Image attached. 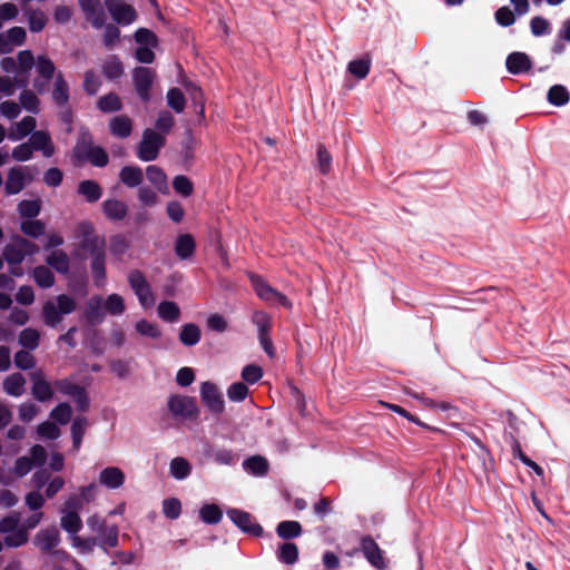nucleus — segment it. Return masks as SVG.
Segmentation results:
<instances>
[{"mask_svg":"<svg viewBox=\"0 0 570 570\" xmlns=\"http://www.w3.org/2000/svg\"><path fill=\"white\" fill-rule=\"evenodd\" d=\"M227 517L244 533L259 538L263 535V527L255 522L249 512L236 508L227 510Z\"/></svg>","mask_w":570,"mask_h":570,"instance_id":"nucleus-7","label":"nucleus"},{"mask_svg":"<svg viewBox=\"0 0 570 570\" xmlns=\"http://www.w3.org/2000/svg\"><path fill=\"white\" fill-rule=\"evenodd\" d=\"M146 176L149 183L153 184L159 191L166 193L168 190L167 176L160 167L156 165L147 166Z\"/></svg>","mask_w":570,"mask_h":570,"instance_id":"nucleus-35","label":"nucleus"},{"mask_svg":"<svg viewBox=\"0 0 570 570\" xmlns=\"http://www.w3.org/2000/svg\"><path fill=\"white\" fill-rule=\"evenodd\" d=\"M36 126V119L31 116H26L19 122L16 124V131H10L8 137L11 140L22 139L31 132H33Z\"/></svg>","mask_w":570,"mask_h":570,"instance_id":"nucleus-36","label":"nucleus"},{"mask_svg":"<svg viewBox=\"0 0 570 570\" xmlns=\"http://www.w3.org/2000/svg\"><path fill=\"white\" fill-rule=\"evenodd\" d=\"M174 190L183 197H189L194 193L193 181L185 175H177L173 179Z\"/></svg>","mask_w":570,"mask_h":570,"instance_id":"nucleus-59","label":"nucleus"},{"mask_svg":"<svg viewBox=\"0 0 570 570\" xmlns=\"http://www.w3.org/2000/svg\"><path fill=\"white\" fill-rule=\"evenodd\" d=\"M360 548L363 556L371 566L377 570H384L386 568L385 559L383 556L384 552L371 535L362 537Z\"/></svg>","mask_w":570,"mask_h":570,"instance_id":"nucleus-10","label":"nucleus"},{"mask_svg":"<svg viewBox=\"0 0 570 570\" xmlns=\"http://www.w3.org/2000/svg\"><path fill=\"white\" fill-rule=\"evenodd\" d=\"M101 71L108 80H117L124 75V65L118 56L112 55L105 60Z\"/></svg>","mask_w":570,"mask_h":570,"instance_id":"nucleus-30","label":"nucleus"},{"mask_svg":"<svg viewBox=\"0 0 570 570\" xmlns=\"http://www.w3.org/2000/svg\"><path fill=\"white\" fill-rule=\"evenodd\" d=\"M186 90L195 106V109L202 117H204L205 98H204L203 90L193 82H189L186 85Z\"/></svg>","mask_w":570,"mask_h":570,"instance_id":"nucleus-57","label":"nucleus"},{"mask_svg":"<svg viewBox=\"0 0 570 570\" xmlns=\"http://www.w3.org/2000/svg\"><path fill=\"white\" fill-rule=\"evenodd\" d=\"M35 150H42L46 157H50L53 154V147L49 134L38 130L33 131L29 142Z\"/></svg>","mask_w":570,"mask_h":570,"instance_id":"nucleus-31","label":"nucleus"},{"mask_svg":"<svg viewBox=\"0 0 570 570\" xmlns=\"http://www.w3.org/2000/svg\"><path fill=\"white\" fill-rule=\"evenodd\" d=\"M276 553L278 561L288 566L298 560V547L293 542L281 543Z\"/></svg>","mask_w":570,"mask_h":570,"instance_id":"nucleus-37","label":"nucleus"},{"mask_svg":"<svg viewBox=\"0 0 570 570\" xmlns=\"http://www.w3.org/2000/svg\"><path fill=\"white\" fill-rule=\"evenodd\" d=\"M547 99L551 105L560 107L564 106L569 101L570 94L564 86L553 85L548 90Z\"/></svg>","mask_w":570,"mask_h":570,"instance_id":"nucleus-48","label":"nucleus"},{"mask_svg":"<svg viewBox=\"0 0 570 570\" xmlns=\"http://www.w3.org/2000/svg\"><path fill=\"white\" fill-rule=\"evenodd\" d=\"M135 41L140 46L158 47V37L147 28H139L134 33Z\"/></svg>","mask_w":570,"mask_h":570,"instance_id":"nucleus-58","label":"nucleus"},{"mask_svg":"<svg viewBox=\"0 0 570 570\" xmlns=\"http://www.w3.org/2000/svg\"><path fill=\"white\" fill-rule=\"evenodd\" d=\"M97 107L102 112H117L122 109L120 97L115 92H109L98 99Z\"/></svg>","mask_w":570,"mask_h":570,"instance_id":"nucleus-41","label":"nucleus"},{"mask_svg":"<svg viewBox=\"0 0 570 570\" xmlns=\"http://www.w3.org/2000/svg\"><path fill=\"white\" fill-rule=\"evenodd\" d=\"M252 322L257 327L258 341L262 348L269 357H274L275 347L271 338V316L264 311H255L252 315Z\"/></svg>","mask_w":570,"mask_h":570,"instance_id":"nucleus-5","label":"nucleus"},{"mask_svg":"<svg viewBox=\"0 0 570 570\" xmlns=\"http://www.w3.org/2000/svg\"><path fill=\"white\" fill-rule=\"evenodd\" d=\"M26 379L21 373H12L3 381V390L11 396H20L24 392Z\"/></svg>","mask_w":570,"mask_h":570,"instance_id":"nucleus-33","label":"nucleus"},{"mask_svg":"<svg viewBox=\"0 0 570 570\" xmlns=\"http://www.w3.org/2000/svg\"><path fill=\"white\" fill-rule=\"evenodd\" d=\"M39 250L40 248L36 243L23 236L13 235L11 242L2 249V258L9 265H19L26 257L33 256L39 253Z\"/></svg>","mask_w":570,"mask_h":570,"instance_id":"nucleus-2","label":"nucleus"},{"mask_svg":"<svg viewBox=\"0 0 570 570\" xmlns=\"http://www.w3.org/2000/svg\"><path fill=\"white\" fill-rule=\"evenodd\" d=\"M20 230L28 237L39 238L45 234L46 225L39 219H24L20 223Z\"/></svg>","mask_w":570,"mask_h":570,"instance_id":"nucleus-46","label":"nucleus"},{"mask_svg":"<svg viewBox=\"0 0 570 570\" xmlns=\"http://www.w3.org/2000/svg\"><path fill=\"white\" fill-rule=\"evenodd\" d=\"M99 482L108 489H118L125 482V474L117 466H108L100 472Z\"/></svg>","mask_w":570,"mask_h":570,"instance_id":"nucleus-22","label":"nucleus"},{"mask_svg":"<svg viewBox=\"0 0 570 570\" xmlns=\"http://www.w3.org/2000/svg\"><path fill=\"white\" fill-rule=\"evenodd\" d=\"M179 342L185 346H195L202 338V331L195 323H187L180 327L178 334Z\"/></svg>","mask_w":570,"mask_h":570,"instance_id":"nucleus-24","label":"nucleus"},{"mask_svg":"<svg viewBox=\"0 0 570 570\" xmlns=\"http://www.w3.org/2000/svg\"><path fill=\"white\" fill-rule=\"evenodd\" d=\"M104 307H105L106 312L112 316L121 315L126 309L124 298L119 294H116V293L110 294L106 298V301L104 303Z\"/></svg>","mask_w":570,"mask_h":570,"instance_id":"nucleus-54","label":"nucleus"},{"mask_svg":"<svg viewBox=\"0 0 570 570\" xmlns=\"http://www.w3.org/2000/svg\"><path fill=\"white\" fill-rule=\"evenodd\" d=\"M119 180L128 188H135L144 181L142 169L138 166H124L119 171Z\"/></svg>","mask_w":570,"mask_h":570,"instance_id":"nucleus-23","label":"nucleus"},{"mask_svg":"<svg viewBox=\"0 0 570 570\" xmlns=\"http://www.w3.org/2000/svg\"><path fill=\"white\" fill-rule=\"evenodd\" d=\"M252 285L257 296L268 303L274 302L276 289L271 287L263 278L257 275L250 276Z\"/></svg>","mask_w":570,"mask_h":570,"instance_id":"nucleus-42","label":"nucleus"},{"mask_svg":"<svg viewBox=\"0 0 570 570\" xmlns=\"http://www.w3.org/2000/svg\"><path fill=\"white\" fill-rule=\"evenodd\" d=\"M18 342L23 348L33 351L39 346L40 333L36 328H24L20 332Z\"/></svg>","mask_w":570,"mask_h":570,"instance_id":"nucleus-47","label":"nucleus"},{"mask_svg":"<svg viewBox=\"0 0 570 570\" xmlns=\"http://www.w3.org/2000/svg\"><path fill=\"white\" fill-rule=\"evenodd\" d=\"M90 258V269L92 273L94 283L97 287H100L106 281V250Z\"/></svg>","mask_w":570,"mask_h":570,"instance_id":"nucleus-27","label":"nucleus"},{"mask_svg":"<svg viewBox=\"0 0 570 570\" xmlns=\"http://www.w3.org/2000/svg\"><path fill=\"white\" fill-rule=\"evenodd\" d=\"M60 520L61 528L70 534H77L82 528V521L76 511L62 512Z\"/></svg>","mask_w":570,"mask_h":570,"instance_id":"nucleus-43","label":"nucleus"},{"mask_svg":"<svg viewBox=\"0 0 570 570\" xmlns=\"http://www.w3.org/2000/svg\"><path fill=\"white\" fill-rule=\"evenodd\" d=\"M159 317L168 323H175L180 317V308L173 301H163L158 305Z\"/></svg>","mask_w":570,"mask_h":570,"instance_id":"nucleus-40","label":"nucleus"},{"mask_svg":"<svg viewBox=\"0 0 570 570\" xmlns=\"http://www.w3.org/2000/svg\"><path fill=\"white\" fill-rule=\"evenodd\" d=\"M167 105L177 114H181L186 106V99L179 88H170L167 91Z\"/></svg>","mask_w":570,"mask_h":570,"instance_id":"nucleus-52","label":"nucleus"},{"mask_svg":"<svg viewBox=\"0 0 570 570\" xmlns=\"http://www.w3.org/2000/svg\"><path fill=\"white\" fill-rule=\"evenodd\" d=\"M83 315L86 321L91 325L102 322L104 314L101 312L100 296H95L90 298V301L87 303Z\"/></svg>","mask_w":570,"mask_h":570,"instance_id":"nucleus-38","label":"nucleus"},{"mask_svg":"<svg viewBox=\"0 0 570 570\" xmlns=\"http://www.w3.org/2000/svg\"><path fill=\"white\" fill-rule=\"evenodd\" d=\"M28 532L23 528H17L4 537V544L9 548H18L27 543Z\"/></svg>","mask_w":570,"mask_h":570,"instance_id":"nucleus-61","label":"nucleus"},{"mask_svg":"<svg viewBox=\"0 0 570 570\" xmlns=\"http://www.w3.org/2000/svg\"><path fill=\"white\" fill-rule=\"evenodd\" d=\"M86 426L87 419L83 416L76 417L71 424L72 448L76 451H78L81 445Z\"/></svg>","mask_w":570,"mask_h":570,"instance_id":"nucleus-51","label":"nucleus"},{"mask_svg":"<svg viewBox=\"0 0 570 570\" xmlns=\"http://www.w3.org/2000/svg\"><path fill=\"white\" fill-rule=\"evenodd\" d=\"M26 13L28 16V26L31 32H40L43 30L47 23V18L41 10L27 9Z\"/></svg>","mask_w":570,"mask_h":570,"instance_id":"nucleus-53","label":"nucleus"},{"mask_svg":"<svg viewBox=\"0 0 570 570\" xmlns=\"http://www.w3.org/2000/svg\"><path fill=\"white\" fill-rule=\"evenodd\" d=\"M95 147L91 132L87 128H81L72 150L73 159L78 163L85 161L87 154Z\"/></svg>","mask_w":570,"mask_h":570,"instance_id":"nucleus-15","label":"nucleus"},{"mask_svg":"<svg viewBox=\"0 0 570 570\" xmlns=\"http://www.w3.org/2000/svg\"><path fill=\"white\" fill-rule=\"evenodd\" d=\"M317 168L322 175H327L332 169V156L323 144L317 145L316 150Z\"/></svg>","mask_w":570,"mask_h":570,"instance_id":"nucleus-56","label":"nucleus"},{"mask_svg":"<svg viewBox=\"0 0 570 570\" xmlns=\"http://www.w3.org/2000/svg\"><path fill=\"white\" fill-rule=\"evenodd\" d=\"M156 72L148 67H136L132 70V82L139 99L144 102L150 100V89L153 87Z\"/></svg>","mask_w":570,"mask_h":570,"instance_id":"nucleus-8","label":"nucleus"},{"mask_svg":"<svg viewBox=\"0 0 570 570\" xmlns=\"http://www.w3.org/2000/svg\"><path fill=\"white\" fill-rule=\"evenodd\" d=\"M199 519L206 524H217L223 519V510L216 503H205L199 509Z\"/></svg>","mask_w":570,"mask_h":570,"instance_id":"nucleus-34","label":"nucleus"},{"mask_svg":"<svg viewBox=\"0 0 570 570\" xmlns=\"http://www.w3.org/2000/svg\"><path fill=\"white\" fill-rule=\"evenodd\" d=\"M371 69V58L365 56L348 62L347 71L357 79L367 77Z\"/></svg>","mask_w":570,"mask_h":570,"instance_id":"nucleus-45","label":"nucleus"},{"mask_svg":"<svg viewBox=\"0 0 570 570\" xmlns=\"http://www.w3.org/2000/svg\"><path fill=\"white\" fill-rule=\"evenodd\" d=\"M200 399L204 405L215 414H220L225 410L223 394L216 384L210 381L203 382L200 385Z\"/></svg>","mask_w":570,"mask_h":570,"instance_id":"nucleus-9","label":"nucleus"},{"mask_svg":"<svg viewBox=\"0 0 570 570\" xmlns=\"http://www.w3.org/2000/svg\"><path fill=\"white\" fill-rule=\"evenodd\" d=\"M86 160H88L92 166L106 167L109 163V157L102 147L96 146L87 154Z\"/></svg>","mask_w":570,"mask_h":570,"instance_id":"nucleus-62","label":"nucleus"},{"mask_svg":"<svg viewBox=\"0 0 570 570\" xmlns=\"http://www.w3.org/2000/svg\"><path fill=\"white\" fill-rule=\"evenodd\" d=\"M163 513L170 520H176L181 513V503L176 498H168L163 501Z\"/></svg>","mask_w":570,"mask_h":570,"instance_id":"nucleus-64","label":"nucleus"},{"mask_svg":"<svg viewBox=\"0 0 570 570\" xmlns=\"http://www.w3.org/2000/svg\"><path fill=\"white\" fill-rule=\"evenodd\" d=\"M505 67L510 73L520 75L532 68V61L527 53L514 51L507 57Z\"/></svg>","mask_w":570,"mask_h":570,"instance_id":"nucleus-17","label":"nucleus"},{"mask_svg":"<svg viewBox=\"0 0 570 570\" xmlns=\"http://www.w3.org/2000/svg\"><path fill=\"white\" fill-rule=\"evenodd\" d=\"M78 194L81 195L88 203L92 204L101 198L102 188L97 181L86 179L79 183Z\"/></svg>","mask_w":570,"mask_h":570,"instance_id":"nucleus-25","label":"nucleus"},{"mask_svg":"<svg viewBox=\"0 0 570 570\" xmlns=\"http://www.w3.org/2000/svg\"><path fill=\"white\" fill-rule=\"evenodd\" d=\"M41 212V200L23 199L18 204V213L21 217L27 219L36 218Z\"/></svg>","mask_w":570,"mask_h":570,"instance_id":"nucleus-50","label":"nucleus"},{"mask_svg":"<svg viewBox=\"0 0 570 570\" xmlns=\"http://www.w3.org/2000/svg\"><path fill=\"white\" fill-rule=\"evenodd\" d=\"M52 100L58 107H65L69 101V86L61 72L56 76Z\"/></svg>","mask_w":570,"mask_h":570,"instance_id":"nucleus-29","label":"nucleus"},{"mask_svg":"<svg viewBox=\"0 0 570 570\" xmlns=\"http://www.w3.org/2000/svg\"><path fill=\"white\" fill-rule=\"evenodd\" d=\"M105 217L111 222L122 220L128 214V206L117 198H108L101 203Z\"/></svg>","mask_w":570,"mask_h":570,"instance_id":"nucleus-16","label":"nucleus"},{"mask_svg":"<svg viewBox=\"0 0 570 570\" xmlns=\"http://www.w3.org/2000/svg\"><path fill=\"white\" fill-rule=\"evenodd\" d=\"M105 6L117 23L129 24L137 18L135 8L124 0H105Z\"/></svg>","mask_w":570,"mask_h":570,"instance_id":"nucleus-11","label":"nucleus"},{"mask_svg":"<svg viewBox=\"0 0 570 570\" xmlns=\"http://www.w3.org/2000/svg\"><path fill=\"white\" fill-rule=\"evenodd\" d=\"M60 543V533L56 527L39 531L35 537V544L42 553H50Z\"/></svg>","mask_w":570,"mask_h":570,"instance_id":"nucleus-12","label":"nucleus"},{"mask_svg":"<svg viewBox=\"0 0 570 570\" xmlns=\"http://www.w3.org/2000/svg\"><path fill=\"white\" fill-rule=\"evenodd\" d=\"M19 100L27 111L32 114H37L39 111V99L33 91L29 89L21 91Z\"/></svg>","mask_w":570,"mask_h":570,"instance_id":"nucleus-63","label":"nucleus"},{"mask_svg":"<svg viewBox=\"0 0 570 570\" xmlns=\"http://www.w3.org/2000/svg\"><path fill=\"white\" fill-rule=\"evenodd\" d=\"M14 365L23 371L31 370L36 366V358L29 350H20L14 354Z\"/></svg>","mask_w":570,"mask_h":570,"instance_id":"nucleus-60","label":"nucleus"},{"mask_svg":"<svg viewBox=\"0 0 570 570\" xmlns=\"http://www.w3.org/2000/svg\"><path fill=\"white\" fill-rule=\"evenodd\" d=\"M87 230L82 234L80 240V248L86 252L90 257L106 250L105 238L94 234L90 225L85 226Z\"/></svg>","mask_w":570,"mask_h":570,"instance_id":"nucleus-13","label":"nucleus"},{"mask_svg":"<svg viewBox=\"0 0 570 570\" xmlns=\"http://www.w3.org/2000/svg\"><path fill=\"white\" fill-rule=\"evenodd\" d=\"M167 406L169 412L176 417L196 420L199 415L196 399L193 396L173 394L168 397Z\"/></svg>","mask_w":570,"mask_h":570,"instance_id":"nucleus-4","label":"nucleus"},{"mask_svg":"<svg viewBox=\"0 0 570 570\" xmlns=\"http://www.w3.org/2000/svg\"><path fill=\"white\" fill-rule=\"evenodd\" d=\"M85 18L96 29L104 27L106 21V13L101 6V2L83 12Z\"/></svg>","mask_w":570,"mask_h":570,"instance_id":"nucleus-55","label":"nucleus"},{"mask_svg":"<svg viewBox=\"0 0 570 570\" xmlns=\"http://www.w3.org/2000/svg\"><path fill=\"white\" fill-rule=\"evenodd\" d=\"M166 145L165 136L147 128L142 132V138L137 147V157L142 161H153L157 159L160 149Z\"/></svg>","mask_w":570,"mask_h":570,"instance_id":"nucleus-3","label":"nucleus"},{"mask_svg":"<svg viewBox=\"0 0 570 570\" xmlns=\"http://www.w3.org/2000/svg\"><path fill=\"white\" fill-rule=\"evenodd\" d=\"M196 242L191 234H180L175 240V254L180 259H188L194 256Z\"/></svg>","mask_w":570,"mask_h":570,"instance_id":"nucleus-21","label":"nucleus"},{"mask_svg":"<svg viewBox=\"0 0 570 570\" xmlns=\"http://www.w3.org/2000/svg\"><path fill=\"white\" fill-rule=\"evenodd\" d=\"M30 380L32 381L31 394L37 401L47 402L52 399L53 391L40 370L30 373Z\"/></svg>","mask_w":570,"mask_h":570,"instance_id":"nucleus-14","label":"nucleus"},{"mask_svg":"<svg viewBox=\"0 0 570 570\" xmlns=\"http://www.w3.org/2000/svg\"><path fill=\"white\" fill-rule=\"evenodd\" d=\"M109 130L114 137L127 138L132 131V120L127 115H118L109 120Z\"/></svg>","mask_w":570,"mask_h":570,"instance_id":"nucleus-20","label":"nucleus"},{"mask_svg":"<svg viewBox=\"0 0 570 570\" xmlns=\"http://www.w3.org/2000/svg\"><path fill=\"white\" fill-rule=\"evenodd\" d=\"M48 266L53 268L59 274H67L70 268V261L66 252L56 249L46 257Z\"/></svg>","mask_w":570,"mask_h":570,"instance_id":"nucleus-26","label":"nucleus"},{"mask_svg":"<svg viewBox=\"0 0 570 570\" xmlns=\"http://www.w3.org/2000/svg\"><path fill=\"white\" fill-rule=\"evenodd\" d=\"M276 533L285 540L294 539L302 534V525L298 521H282L276 527Z\"/></svg>","mask_w":570,"mask_h":570,"instance_id":"nucleus-44","label":"nucleus"},{"mask_svg":"<svg viewBox=\"0 0 570 570\" xmlns=\"http://www.w3.org/2000/svg\"><path fill=\"white\" fill-rule=\"evenodd\" d=\"M32 277L40 288H50L55 285V275L47 266H36L32 271Z\"/></svg>","mask_w":570,"mask_h":570,"instance_id":"nucleus-39","label":"nucleus"},{"mask_svg":"<svg viewBox=\"0 0 570 570\" xmlns=\"http://www.w3.org/2000/svg\"><path fill=\"white\" fill-rule=\"evenodd\" d=\"M98 534V547L105 552H108L110 548H116L119 543V529L116 524L107 525L105 530Z\"/></svg>","mask_w":570,"mask_h":570,"instance_id":"nucleus-28","label":"nucleus"},{"mask_svg":"<svg viewBox=\"0 0 570 570\" xmlns=\"http://www.w3.org/2000/svg\"><path fill=\"white\" fill-rule=\"evenodd\" d=\"M76 308L77 303L71 296L60 294L56 297V303L48 299L42 304V321L47 326L56 328L62 322L63 315L71 314Z\"/></svg>","mask_w":570,"mask_h":570,"instance_id":"nucleus-1","label":"nucleus"},{"mask_svg":"<svg viewBox=\"0 0 570 570\" xmlns=\"http://www.w3.org/2000/svg\"><path fill=\"white\" fill-rule=\"evenodd\" d=\"M27 177L23 173V169L20 167L10 168L7 175V180L4 185V191L7 195H16L19 194L26 186ZM28 180H31L28 177Z\"/></svg>","mask_w":570,"mask_h":570,"instance_id":"nucleus-18","label":"nucleus"},{"mask_svg":"<svg viewBox=\"0 0 570 570\" xmlns=\"http://www.w3.org/2000/svg\"><path fill=\"white\" fill-rule=\"evenodd\" d=\"M36 68H37L38 73L40 75V77H42L45 79V82H39L38 80H35L33 86L38 92H42L45 89L43 87L55 76L56 67L50 58L42 55V56H38L37 61H36Z\"/></svg>","mask_w":570,"mask_h":570,"instance_id":"nucleus-19","label":"nucleus"},{"mask_svg":"<svg viewBox=\"0 0 570 570\" xmlns=\"http://www.w3.org/2000/svg\"><path fill=\"white\" fill-rule=\"evenodd\" d=\"M244 469L255 476H264L268 473V461L261 455H253L243 463Z\"/></svg>","mask_w":570,"mask_h":570,"instance_id":"nucleus-32","label":"nucleus"},{"mask_svg":"<svg viewBox=\"0 0 570 570\" xmlns=\"http://www.w3.org/2000/svg\"><path fill=\"white\" fill-rule=\"evenodd\" d=\"M127 279L140 305L144 308L151 307L155 304V297L150 284L147 282L142 272L134 269L128 274Z\"/></svg>","mask_w":570,"mask_h":570,"instance_id":"nucleus-6","label":"nucleus"},{"mask_svg":"<svg viewBox=\"0 0 570 570\" xmlns=\"http://www.w3.org/2000/svg\"><path fill=\"white\" fill-rule=\"evenodd\" d=\"M169 470L176 480H184L191 473V465L186 459L177 456L171 460Z\"/></svg>","mask_w":570,"mask_h":570,"instance_id":"nucleus-49","label":"nucleus"}]
</instances>
